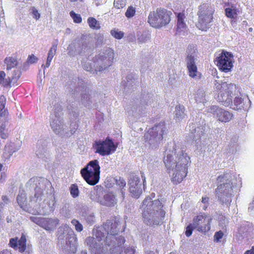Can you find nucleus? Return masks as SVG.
Here are the masks:
<instances>
[{
    "label": "nucleus",
    "instance_id": "1",
    "mask_svg": "<svg viewBox=\"0 0 254 254\" xmlns=\"http://www.w3.org/2000/svg\"><path fill=\"white\" fill-rule=\"evenodd\" d=\"M164 163L168 173L187 175L190 157L180 144L174 141L168 143L165 151Z\"/></svg>",
    "mask_w": 254,
    "mask_h": 254
},
{
    "label": "nucleus",
    "instance_id": "2",
    "mask_svg": "<svg viewBox=\"0 0 254 254\" xmlns=\"http://www.w3.org/2000/svg\"><path fill=\"white\" fill-rule=\"evenodd\" d=\"M119 223L116 218L107 220L100 229H97L94 232L95 238L88 237L86 239L87 245L91 248H95L98 246V242L104 241L105 245L110 246L111 241L115 239V236L119 230Z\"/></svg>",
    "mask_w": 254,
    "mask_h": 254
},
{
    "label": "nucleus",
    "instance_id": "3",
    "mask_svg": "<svg viewBox=\"0 0 254 254\" xmlns=\"http://www.w3.org/2000/svg\"><path fill=\"white\" fill-rule=\"evenodd\" d=\"M142 206L144 211L142 214L144 223L150 226L158 225L162 223L166 212L162 209L163 205L159 199L152 201L150 197H147L142 202Z\"/></svg>",
    "mask_w": 254,
    "mask_h": 254
},
{
    "label": "nucleus",
    "instance_id": "4",
    "mask_svg": "<svg viewBox=\"0 0 254 254\" xmlns=\"http://www.w3.org/2000/svg\"><path fill=\"white\" fill-rule=\"evenodd\" d=\"M70 82V84L66 85L69 91L74 96L80 95L81 96L82 104L86 107L91 108L93 101L90 94H89L88 89L84 85L83 80L78 78H74Z\"/></svg>",
    "mask_w": 254,
    "mask_h": 254
},
{
    "label": "nucleus",
    "instance_id": "5",
    "mask_svg": "<svg viewBox=\"0 0 254 254\" xmlns=\"http://www.w3.org/2000/svg\"><path fill=\"white\" fill-rule=\"evenodd\" d=\"M167 128L164 122L155 125L145 134L146 142L152 149L158 147L163 142V135L166 134Z\"/></svg>",
    "mask_w": 254,
    "mask_h": 254
},
{
    "label": "nucleus",
    "instance_id": "6",
    "mask_svg": "<svg viewBox=\"0 0 254 254\" xmlns=\"http://www.w3.org/2000/svg\"><path fill=\"white\" fill-rule=\"evenodd\" d=\"M185 62L189 75L197 80L200 78L201 73L197 71L196 62L197 61L198 51L196 45H189L186 51Z\"/></svg>",
    "mask_w": 254,
    "mask_h": 254
},
{
    "label": "nucleus",
    "instance_id": "7",
    "mask_svg": "<svg viewBox=\"0 0 254 254\" xmlns=\"http://www.w3.org/2000/svg\"><path fill=\"white\" fill-rule=\"evenodd\" d=\"M114 58V51L110 48H106L96 55L92 60L96 73L107 69L112 65Z\"/></svg>",
    "mask_w": 254,
    "mask_h": 254
},
{
    "label": "nucleus",
    "instance_id": "8",
    "mask_svg": "<svg viewBox=\"0 0 254 254\" xmlns=\"http://www.w3.org/2000/svg\"><path fill=\"white\" fill-rule=\"evenodd\" d=\"M172 14L171 11L164 8H157L156 11L150 12L148 22L152 27L159 28L169 24Z\"/></svg>",
    "mask_w": 254,
    "mask_h": 254
},
{
    "label": "nucleus",
    "instance_id": "9",
    "mask_svg": "<svg viewBox=\"0 0 254 254\" xmlns=\"http://www.w3.org/2000/svg\"><path fill=\"white\" fill-rule=\"evenodd\" d=\"M214 9L210 4L203 3L198 7L197 12L198 22L197 27L201 30L206 31L210 26L213 19Z\"/></svg>",
    "mask_w": 254,
    "mask_h": 254
},
{
    "label": "nucleus",
    "instance_id": "10",
    "mask_svg": "<svg viewBox=\"0 0 254 254\" xmlns=\"http://www.w3.org/2000/svg\"><path fill=\"white\" fill-rule=\"evenodd\" d=\"M63 113L61 105L55 103L53 112L50 115V123L53 131L57 134L62 133L65 128L63 117Z\"/></svg>",
    "mask_w": 254,
    "mask_h": 254
},
{
    "label": "nucleus",
    "instance_id": "11",
    "mask_svg": "<svg viewBox=\"0 0 254 254\" xmlns=\"http://www.w3.org/2000/svg\"><path fill=\"white\" fill-rule=\"evenodd\" d=\"M69 48L74 54H81L92 50L94 42L87 36H82L80 38L75 40Z\"/></svg>",
    "mask_w": 254,
    "mask_h": 254
},
{
    "label": "nucleus",
    "instance_id": "12",
    "mask_svg": "<svg viewBox=\"0 0 254 254\" xmlns=\"http://www.w3.org/2000/svg\"><path fill=\"white\" fill-rule=\"evenodd\" d=\"M117 147V146L109 138H107L104 141L99 140L95 142L96 153H98L102 156L112 154L116 151Z\"/></svg>",
    "mask_w": 254,
    "mask_h": 254
},
{
    "label": "nucleus",
    "instance_id": "13",
    "mask_svg": "<svg viewBox=\"0 0 254 254\" xmlns=\"http://www.w3.org/2000/svg\"><path fill=\"white\" fill-rule=\"evenodd\" d=\"M212 218L204 213H200L194 217L193 224L194 228L200 232L205 233L210 229Z\"/></svg>",
    "mask_w": 254,
    "mask_h": 254
},
{
    "label": "nucleus",
    "instance_id": "14",
    "mask_svg": "<svg viewBox=\"0 0 254 254\" xmlns=\"http://www.w3.org/2000/svg\"><path fill=\"white\" fill-rule=\"evenodd\" d=\"M197 119H196L195 120ZM196 121L195 123L191 122L189 126L187 127V130L190 132V137L193 141H194L196 144L201 143L202 138H204L205 136V127L203 126H199Z\"/></svg>",
    "mask_w": 254,
    "mask_h": 254
},
{
    "label": "nucleus",
    "instance_id": "15",
    "mask_svg": "<svg viewBox=\"0 0 254 254\" xmlns=\"http://www.w3.org/2000/svg\"><path fill=\"white\" fill-rule=\"evenodd\" d=\"M233 56L232 53L223 51L216 58L217 65L220 70L227 72L231 70L233 65Z\"/></svg>",
    "mask_w": 254,
    "mask_h": 254
},
{
    "label": "nucleus",
    "instance_id": "16",
    "mask_svg": "<svg viewBox=\"0 0 254 254\" xmlns=\"http://www.w3.org/2000/svg\"><path fill=\"white\" fill-rule=\"evenodd\" d=\"M114 182L116 183V185L118 187L115 193L119 197L121 198L122 200H123L125 196L126 182L125 180L120 176H118L115 178L110 176L107 178L106 182H105L106 184V186L108 188L112 187V185L114 184Z\"/></svg>",
    "mask_w": 254,
    "mask_h": 254
},
{
    "label": "nucleus",
    "instance_id": "17",
    "mask_svg": "<svg viewBox=\"0 0 254 254\" xmlns=\"http://www.w3.org/2000/svg\"><path fill=\"white\" fill-rule=\"evenodd\" d=\"M152 100V97L150 94L143 95L140 100L139 105L137 107L133 106L131 110L128 112L129 115H131L136 117L141 115L151 105Z\"/></svg>",
    "mask_w": 254,
    "mask_h": 254
},
{
    "label": "nucleus",
    "instance_id": "18",
    "mask_svg": "<svg viewBox=\"0 0 254 254\" xmlns=\"http://www.w3.org/2000/svg\"><path fill=\"white\" fill-rule=\"evenodd\" d=\"M209 112L213 114L218 121L222 123L229 122L233 117L232 113L216 106H211Z\"/></svg>",
    "mask_w": 254,
    "mask_h": 254
},
{
    "label": "nucleus",
    "instance_id": "19",
    "mask_svg": "<svg viewBox=\"0 0 254 254\" xmlns=\"http://www.w3.org/2000/svg\"><path fill=\"white\" fill-rule=\"evenodd\" d=\"M21 71L14 69L10 73L7 72L8 77L5 78L6 74L3 71H0V84L4 87L10 85V83H15L21 75Z\"/></svg>",
    "mask_w": 254,
    "mask_h": 254
},
{
    "label": "nucleus",
    "instance_id": "20",
    "mask_svg": "<svg viewBox=\"0 0 254 254\" xmlns=\"http://www.w3.org/2000/svg\"><path fill=\"white\" fill-rule=\"evenodd\" d=\"M131 196L138 198L142 192V185L138 176H132L128 181Z\"/></svg>",
    "mask_w": 254,
    "mask_h": 254
},
{
    "label": "nucleus",
    "instance_id": "21",
    "mask_svg": "<svg viewBox=\"0 0 254 254\" xmlns=\"http://www.w3.org/2000/svg\"><path fill=\"white\" fill-rule=\"evenodd\" d=\"M251 101L248 97L236 96L233 101L230 107L235 110H247L250 107Z\"/></svg>",
    "mask_w": 254,
    "mask_h": 254
},
{
    "label": "nucleus",
    "instance_id": "22",
    "mask_svg": "<svg viewBox=\"0 0 254 254\" xmlns=\"http://www.w3.org/2000/svg\"><path fill=\"white\" fill-rule=\"evenodd\" d=\"M231 190L230 184L227 183L220 185L216 189V194L223 203L227 201V198L231 196Z\"/></svg>",
    "mask_w": 254,
    "mask_h": 254
},
{
    "label": "nucleus",
    "instance_id": "23",
    "mask_svg": "<svg viewBox=\"0 0 254 254\" xmlns=\"http://www.w3.org/2000/svg\"><path fill=\"white\" fill-rule=\"evenodd\" d=\"M26 243V236L22 233L19 240L18 237L10 239L8 245L15 250L18 249L19 252L23 253L27 248Z\"/></svg>",
    "mask_w": 254,
    "mask_h": 254
},
{
    "label": "nucleus",
    "instance_id": "24",
    "mask_svg": "<svg viewBox=\"0 0 254 254\" xmlns=\"http://www.w3.org/2000/svg\"><path fill=\"white\" fill-rule=\"evenodd\" d=\"M100 167L97 160L89 162L86 167L82 169L80 174L83 175H100Z\"/></svg>",
    "mask_w": 254,
    "mask_h": 254
},
{
    "label": "nucleus",
    "instance_id": "25",
    "mask_svg": "<svg viewBox=\"0 0 254 254\" xmlns=\"http://www.w3.org/2000/svg\"><path fill=\"white\" fill-rule=\"evenodd\" d=\"M47 144L46 140H39L35 150L36 156L45 161H47L50 156L49 153L46 149Z\"/></svg>",
    "mask_w": 254,
    "mask_h": 254
},
{
    "label": "nucleus",
    "instance_id": "26",
    "mask_svg": "<svg viewBox=\"0 0 254 254\" xmlns=\"http://www.w3.org/2000/svg\"><path fill=\"white\" fill-rule=\"evenodd\" d=\"M135 78L133 75L131 73L128 74L125 80L122 82L121 88L123 90V92L126 93H129L131 92L135 85Z\"/></svg>",
    "mask_w": 254,
    "mask_h": 254
},
{
    "label": "nucleus",
    "instance_id": "27",
    "mask_svg": "<svg viewBox=\"0 0 254 254\" xmlns=\"http://www.w3.org/2000/svg\"><path fill=\"white\" fill-rule=\"evenodd\" d=\"M98 202L103 205L113 207L117 204V199L112 192L108 191L102 198L98 200Z\"/></svg>",
    "mask_w": 254,
    "mask_h": 254
},
{
    "label": "nucleus",
    "instance_id": "28",
    "mask_svg": "<svg viewBox=\"0 0 254 254\" xmlns=\"http://www.w3.org/2000/svg\"><path fill=\"white\" fill-rule=\"evenodd\" d=\"M216 83L215 85L217 89H222L231 96H233L236 94V91L237 89V87L236 85L231 83H228L226 82L220 83L216 81Z\"/></svg>",
    "mask_w": 254,
    "mask_h": 254
},
{
    "label": "nucleus",
    "instance_id": "29",
    "mask_svg": "<svg viewBox=\"0 0 254 254\" xmlns=\"http://www.w3.org/2000/svg\"><path fill=\"white\" fill-rule=\"evenodd\" d=\"M218 90H220V92L218 95V102L221 103L225 107L230 106L232 104V96H231L222 89Z\"/></svg>",
    "mask_w": 254,
    "mask_h": 254
},
{
    "label": "nucleus",
    "instance_id": "30",
    "mask_svg": "<svg viewBox=\"0 0 254 254\" xmlns=\"http://www.w3.org/2000/svg\"><path fill=\"white\" fill-rule=\"evenodd\" d=\"M20 145H17L15 143L10 142L7 143L4 147V154L7 158H10L13 153L18 151L20 149Z\"/></svg>",
    "mask_w": 254,
    "mask_h": 254
},
{
    "label": "nucleus",
    "instance_id": "31",
    "mask_svg": "<svg viewBox=\"0 0 254 254\" xmlns=\"http://www.w3.org/2000/svg\"><path fill=\"white\" fill-rule=\"evenodd\" d=\"M185 111V108L183 106L181 105L176 106L174 112V117L176 122L181 121L186 118L187 114Z\"/></svg>",
    "mask_w": 254,
    "mask_h": 254
},
{
    "label": "nucleus",
    "instance_id": "32",
    "mask_svg": "<svg viewBox=\"0 0 254 254\" xmlns=\"http://www.w3.org/2000/svg\"><path fill=\"white\" fill-rule=\"evenodd\" d=\"M4 63L6 65V70L8 72L10 69L13 68H15V69H19V68L17 67L18 65V61L15 57H6L4 60Z\"/></svg>",
    "mask_w": 254,
    "mask_h": 254
},
{
    "label": "nucleus",
    "instance_id": "33",
    "mask_svg": "<svg viewBox=\"0 0 254 254\" xmlns=\"http://www.w3.org/2000/svg\"><path fill=\"white\" fill-rule=\"evenodd\" d=\"M185 15L182 13H179L177 15V32L178 34H181L184 32L187 28V25L184 22Z\"/></svg>",
    "mask_w": 254,
    "mask_h": 254
},
{
    "label": "nucleus",
    "instance_id": "34",
    "mask_svg": "<svg viewBox=\"0 0 254 254\" xmlns=\"http://www.w3.org/2000/svg\"><path fill=\"white\" fill-rule=\"evenodd\" d=\"M17 201L20 207L25 211H28L27 208V198L24 190L19 191L17 197Z\"/></svg>",
    "mask_w": 254,
    "mask_h": 254
},
{
    "label": "nucleus",
    "instance_id": "35",
    "mask_svg": "<svg viewBox=\"0 0 254 254\" xmlns=\"http://www.w3.org/2000/svg\"><path fill=\"white\" fill-rule=\"evenodd\" d=\"M6 104V98L3 95L0 96V117L1 118H7L8 113L5 108Z\"/></svg>",
    "mask_w": 254,
    "mask_h": 254
},
{
    "label": "nucleus",
    "instance_id": "36",
    "mask_svg": "<svg viewBox=\"0 0 254 254\" xmlns=\"http://www.w3.org/2000/svg\"><path fill=\"white\" fill-rule=\"evenodd\" d=\"M195 100L197 103H206L207 99L205 92L202 89H198L195 94Z\"/></svg>",
    "mask_w": 254,
    "mask_h": 254
},
{
    "label": "nucleus",
    "instance_id": "37",
    "mask_svg": "<svg viewBox=\"0 0 254 254\" xmlns=\"http://www.w3.org/2000/svg\"><path fill=\"white\" fill-rule=\"evenodd\" d=\"M226 15L230 18H237L239 10L234 6L226 8L225 9Z\"/></svg>",
    "mask_w": 254,
    "mask_h": 254
},
{
    "label": "nucleus",
    "instance_id": "38",
    "mask_svg": "<svg viewBox=\"0 0 254 254\" xmlns=\"http://www.w3.org/2000/svg\"><path fill=\"white\" fill-rule=\"evenodd\" d=\"M68 113L73 118H76L79 115V111L78 107L75 105V103H72L69 105L67 107Z\"/></svg>",
    "mask_w": 254,
    "mask_h": 254
},
{
    "label": "nucleus",
    "instance_id": "39",
    "mask_svg": "<svg viewBox=\"0 0 254 254\" xmlns=\"http://www.w3.org/2000/svg\"><path fill=\"white\" fill-rule=\"evenodd\" d=\"M89 185L94 186L99 181L100 176H82Z\"/></svg>",
    "mask_w": 254,
    "mask_h": 254
},
{
    "label": "nucleus",
    "instance_id": "40",
    "mask_svg": "<svg viewBox=\"0 0 254 254\" xmlns=\"http://www.w3.org/2000/svg\"><path fill=\"white\" fill-rule=\"evenodd\" d=\"M40 221L43 223L42 226L46 230H50L53 229V223L54 222L52 219H46L45 218H42L40 219Z\"/></svg>",
    "mask_w": 254,
    "mask_h": 254
},
{
    "label": "nucleus",
    "instance_id": "41",
    "mask_svg": "<svg viewBox=\"0 0 254 254\" xmlns=\"http://www.w3.org/2000/svg\"><path fill=\"white\" fill-rule=\"evenodd\" d=\"M87 22L89 27L91 28L99 29L100 28V23L96 19L93 17H89L87 19Z\"/></svg>",
    "mask_w": 254,
    "mask_h": 254
},
{
    "label": "nucleus",
    "instance_id": "42",
    "mask_svg": "<svg viewBox=\"0 0 254 254\" xmlns=\"http://www.w3.org/2000/svg\"><path fill=\"white\" fill-rule=\"evenodd\" d=\"M69 190L72 197L76 198L79 195V191L76 184H72L69 188Z\"/></svg>",
    "mask_w": 254,
    "mask_h": 254
},
{
    "label": "nucleus",
    "instance_id": "43",
    "mask_svg": "<svg viewBox=\"0 0 254 254\" xmlns=\"http://www.w3.org/2000/svg\"><path fill=\"white\" fill-rule=\"evenodd\" d=\"M82 66H83V68H84V69H85V70L86 71H90V72H92V73H94V72H96V71H95V69H94V64L93 63H92V64H91V63H89V62H83L82 63Z\"/></svg>",
    "mask_w": 254,
    "mask_h": 254
},
{
    "label": "nucleus",
    "instance_id": "44",
    "mask_svg": "<svg viewBox=\"0 0 254 254\" xmlns=\"http://www.w3.org/2000/svg\"><path fill=\"white\" fill-rule=\"evenodd\" d=\"M150 39V35L147 32H144L138 35V42L141 43H145Z\"/></svg>",
    "mask_w": 254,
    "mask_h": 254
},
{
    "label": "nucleus",
    "instance_id": "45",
    "mask_svg": "<svg viewBox=\"0 0 254 254\" xmlns=\"http://www.w3.org/2000/svg\"><path fill=\"white\" fill-rule=\"evenodd\" d=\"M69 14L75 23H79L81 22L82 18L79 14L75 13L73 11H71Z\"/></svg>",
    "mask_w": 254,
    "mask_h": 254
},
{
    "label": "nucleus",
    "instance_id": "46",
    "mask_svg": "<svg viewBox=\"0 0 254 254\" xmlns=\"http://www.w3.org/2000/svg\"><path fill=\"white\" fill-rule=\"evenodd\" d=\"M126 0H114V6L117 8H122L126 5Z\"/></svg>",
    "mask_w": 254,
    "mask_h": 254
},
{
    "label": "nucleus",
    "instance_id": "47",
    "mask_svg": "<svg viewBox=\"0 0 254 254\" xmlns=\"http://www.w3.org/2000/svg\"><path fill=\"white\" fill-rule=\"evenodd\" d=\"M71 223L75 226V229L77 232H81L83 230L82 225L79 223V222L76 220L73 219L71 221Z\"/></svg>",
    "mask_w": 254,
    "mask_h": 254
},
{
    "label": "nucleus",
    "instance_id": "48",
    "mask_svg": "<svg viewBox=\"0 0 254 254\" xmlns=\"http://www.w3.org/2000/svg\"><path fill=\"white\" fill-rule=\"evenodd\" d=\"M135 13V9L132 6L128 7L127 11L126 12L125 15L127 18H131L134 16Z\"/></svg>",
    "mask_w": 254,
    "mask_h": 254
},
{
    "label": "nucleus",
    "instance_id": "49",
    "mask_svg": "<svg viewBox=\"0 0 254 254\" xmlns=\"http://www.w3.org/2000/svg\"><path fill=\"white\" fill-rule=\"evenodd\" d=\"M57 48V45H53L51 49H50L48 54V58L50 59H53L54 55L56 54V51Z\"/></svg>",
    "mask_w": 254,
    "mask_h": 254
},
{
    "label": "nucleus",
    "instance_id": "50",
    "mask_svg": "<svg viewBox=\"0 0 254 254\" xmlns=\"http://www.w3.org/2000/svg\"><path fill=\"white\" fill-rule=\"evenodd\" d=\"M111 34L115 38L118 39H121L124 36L123 32L116 30H111Z\"/></svg>",
    "mask_w": 254,
    "mask_h": 254
},
{
    "label": "nucleus",
    "instance_id": "51",
    "mask_svg": "<svg viewBox=\"0 0 254 254\" xmlns=\"http://www.w3.org/2000/svg\"><path fill=\"white\" fill-rule=\"evenodd\" d=\"M223 236L224 233L222 231H219L218 232H215L214 235V241L216 242H219Z\"/></svg>",
    "mask_w": 254,
    "mask_h": 254
},
{
    "label": "nucleus",
    "instance_id": "52",
    "mask_svg": "<svg viewBox=\"0 0 254 254\" xmlns=\"http://www.w3.org/2000/svg\"><path fill=\"white\" fill-rule=\"evenodd\" d=\"M183 179L182 176H174L171 179V181L173 184L177 185L180 183L183 180Z\"/></svg>",
    "mask_w": 254,
    "mask_h": 254
},
{
    "label": "nucleus",
    "instance_id": "53",
    "mask_svg": "<svg viewBox=\"0 0 254 254\" xmlns=\"http://www.w3.org/2000/svg\"><path fill=\"white\" fill-rule=\"evenodd\" d=\"M194 227H192V224H190L186 227V230L185 232V234L187 237H189L191 236L192 233V231Z\"/></svg>",
    "mask_w": 254,
    "mask_h": 254
},
{
    "label": "nucleus",
    "instance_id": "54",
    "mask_svg": "<svg viewBox=\"0 0 254 254\" xmlns=\"http://www.w3.org/2000/svg\"><path fill=\"white\" fill-rule=\"evenodd\" d=\"M38 61V59L36 57L32 55L29 56L27 59V62L29 64H32L36 63Z\"/></svg>",
    "mask_w": 254,
    "mask_h": 254
},
{
    "label": "nucleus",
    "instance_id": "55",
    "mask_svg": "<svg viewBox=\"0 0 254 254\" xmlns=\"http://www.w3.org/2000/svg\"><path fill=\"white\" fill-rule=\"evenodd\" d=\"M43 195L42 190L40 188H36L35 193L34 194L35 197L37 199Z\"/></svg>",
    "mask_w": 254,
    "mask_h": 254
},
{
    "label": "nucleus",
    "instance_id": "56",
    "mask_svg": "<svg viewBox=\"0 0 254 254\" xmlns=\"http://www.w3.org/2000/svg\"><path fill=\"white\" fill-rule=\"evenodd\" d=\"M32 14L33 15V18H35L36 19H38L40 17V13L38 12V10L35 8H33L32 9Z\"/></svg>",
    "mask_w": 254,
    "mask_h": 254
},
{
    "label": "nucleus",
    "instance_id": "57",
    "mask_svg": "<svg viewBox=\"0 0 254 254\" xmlns=\"http://www.w3.org/2000/svg\"><path fill=\"white\" fill-rule=\"evenodd\" d=\"M4 123H2L1 125L0 126V132L4 131L6 127V123H7V118H4Z\"/></svg>",
    "mask_w": 254,
    "mask_h": 254
},
{
    "label": "nucleus",
    "instance_id": "58",
    "mask_svg": "<svg viewBox=\"0 0 254 254\" xmlns=\"http://www.w3.org/2000/svg\"><path fill=\"white\" fill-rule=\"evenodd\" d=\"M7 167L6 166H3L2 164H0V175H4L6 172Z\"/></svg>",
    "mask_w": 254,
    "mask_h": 254
},
{
    "label": "nucleus",
    "instance_id": "59",
    "mask_svg": "<svg viewBox=\"0 0 254 254\" xmlns=\"http://www.w3.org/2000/svg\"><path fill=\"white\" fill-rule=\"evenodd\" d=\"M52 60V59H48L47 58L46 64L45 65L42 64V67H43L44 69L49 67V66L50 65Z\"/></svg>",
    "mask_w": 254,
    "mask_h": 254
},
{
    "label": "nucleus",
    "instance_id": "60",
    "mask_svg": "<svg viewBox=\"0 0 254 254\" xmlns=\"http://www.w3.org/2000/svg\"><path fill=\"white\" fill-rule=\"evenodd\" d=\"M0 136L2 139H6L8 137V134L4 131L0 132Z\"/></svg>",
    "mask_w": 254,
    "mask_h": 254
},
{
    "label": "nucleus",
    "instance_id": "61",
    "mask_svg": "<svg viewBox=\"0 0 254 254\" xmlns=\"http://www.w3.org/2000/svg\"><path fill=\"white\" fill-rule=\"evenodd\" d=\"M244 254H254V246L252 247L250 250L246 251Z\"/></svg>",
    "mask_w": 254,
    "mask_h": 254
},
{
    "label": "nucleus",
    "instance_id": "62",
    "mask_svg": "<svg viewBox=\"0 0 254 254\" xmlns=\"http://www.w3.org/2000/svg\"><path fill=\"white\" fill-rule=\"evenodd\" d=\"M208 200H209V197H202L201 202L203 203H208Z\"/></svg>",
    "mask_w": 254,
    "mask_h": 254
},
{
    "label": "nucleus",
    "instance_id": "63",
    "mask_svg": "<svg viewBox=\"0 0 254 254\" xmlns=\"http://www.w3.org/2000/svg\"><path fill=\"white\" fill-rule=\"evenodd\" d=\"M1 198L3 201H4V202L6 203L8 201V198L6 195H2Z\"/></svg>",
    "mask_w": 254,
    "mask_h": 254
},
{
    "label": "nucleus",
    "instance_id": "64",
    "mask_svg": "<svg viewBox=\"0 0 254 254\" xmlns=\"http://www.w3.org/2000/svg\"><path fill=\"white\" fill-rule=\"evenodd\" d=\"M231 24L233 26H234L237 23V18H232Z\"/></svg>",
    "mask_w": 254,
    "mask_h": 254
}]
</instances>
